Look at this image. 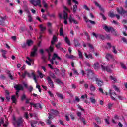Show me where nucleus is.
Masks as SVG:
<instances>
[{"label":"nucleus","mask_w":127,"mask_h":127,"mask_svg":"<svg viewBox=\"0 0 127 127\" xmlns=\"http://www.w3.org/2000/svg\"><path fill=\"white\" fill-rule=\"evenodd\" d=\"M86 72L88 79H90L92 82H94V81H96L98 86H99V87L103 86V81H101L100 80V79H98V78H96L93 71L90 69H87L86 71Z\"/></svg>","instance_id":"f257e3e1"},{"label":"nucleus","mask_w":127,"mask_h":127,"mask_svg":"<svg viewBox=\"0 0 127 127\" xmlns=\"http://www.w3.org/2000/svg\"><path fill=\"white\" fill-rule=\"evenodd\" d=\"M57 40V37H56V36H53L52 40L51 42V45L50 46L49 49H46V51H47L48 53V55H49L48 59H49V60L50 58V56L51 55L50 54V52H52V51H53V47H54L53 45L54 44V43H55V42H56Z\"/></svg>","instance_id":"f03ea898"},{"label":"nucleus","mask_w":127,"mask_h":127,"mask_svg":"<svg viewBox=\"0 0 127 127\" xmlns=\"http://www.w3.org/2000/svg\"><path fill=\"white\" fill-rule=\"evenodd\" d=\"M12 123L14 126H15V127L16 126V125L18 127H19V126L22 125V123H23V120L21 117H20L18 119L17 121H16V119H15V117L14 116L13 117Z\"/></svg>","instance_id":"7ed1b4c3"},{"label":"nucleus","mask_w":127,"mask_h":127,"mask_svg":"<svg viewBox=\"0 0 127 127\" xmlns=\"http://www.w3.org/2000/svg\"><path fill=\"white\" fill-rule=\"evenodd\" d=\"M29 1L34 6H38L41 7V1L40 0H29Z\"/></svg>","instance_id":"20e7f679"},{"label":"nucleus","mask_w":127,"mask_h":127,"mask_svg":"<svg viewBox=\"0 0 127 127\" xmlns=\"http://www.w3.org/2000/svg\"><path fill=\"white\" fill-rule=\"evenodd\" d=\"M117 12L119 14H121L123 16H127V11H124L123 7L117 8Z\"/></svg>","instance_id":"39448f33"},{"label":"nucleus","mask_w":127,"mask_h":127,"mask_svg":"<svg viewBox=\"0 0 127 127\" xmlns=\"http://www.w3.org/2000/svg\"><path fill=\"white\" fill-rule=\"evenodd\" d=\"M105 63L103 64V65H101V68L103 71H107V72H111L113 70V65H111L110 66H108L107 67H105Z\"/></svg>","instance_id":"423d86ee"},{"label":"nucleus","mask_w":127,"mask_h":127,"mask_svg":"<svg viewBox=\"0 0 127 127\" xmlns=\"http://www.w3.org/2000/svg\"><path fill=\"white\" fill-rule=\"evenodd\" d=\"M14 88L17 90L16 92V95L17 96V98H18V92H19V90H23V86L19 84L15 85Z\"/></svg>","instance_id":"0eeeda50"},{"label":"nucleus","mask_w":127,"mask_h":127,"mask_svg":"<svg viewBox=\"0 0 127 127\" xmlns=\"http://www.w3.org/2000/svg\"><path fill=\"white\" fill-rule=\"evenodd\" d=\"M58 59V60H61V58H60L59 56H58V55H57V54H55L54 53L52 59L50 60V62H51V64H54V60H55V59Z\"/></svg>","instance_id":"6e6552de"},{"label":"nucleus","mask_w":127,"mask_h":127,"mask_svg":"<svg viewBox=\"0 0 127 127\" xmlns=\"http://www.w3.org/2000/svg\"><path fill=\"white\" fill-rule=\"evenodd\" d=\"M109 94L110 96L111 97V99L113 100V101H116V97L117 96V94L116 93L114 92V91H113L111 89L109 90Z\"/></svg>","instance_id":"1a4fd4ad"},{"label":"nucleus","mask_w":127,"mask_h":127,"mask_svg":"<svg viewBox=\"0 0 127 127\" xmlns=\"http://www.w3.org/2000/svg\"><path fill=\"white\" fill-rule=\"evenodd\" d=\"M37 52V47L34 46V47L32 49V51L31 52L30 56L31 57H34V56H35Z\"/></svg>","instance_id":"9d476101"},{"label":"nucleus","mask_w":127,"mask_h":127,"mask_svg":"<svg viewBox=\"0 0 127 127\" xmlns=\"http://www.w3.org/2000/svg\"><path fill=\"white\" fill-rule=\"evenodd\" d=\"M47 79L48 81V83L49 85H50V87L51 88H54V84H53V81L51 80V78H50V77L47 76Z\"/></svg>","instance_id":"9b49d317"},{"label":"nucleus","mask_w":127,"mask_h":127,"mask_svg":"<svg viewBox=\"0 0 127 127\" xmlns=\"http://www.w3.org/2000/svg\"><path fill=\"white\" fill-rule=\"evenodd\" d=\"M30 105L31 106H33L36 109H42V106H41V104L39 103L33 104V103H30Z\"/></svg>","instance_id":"f8f14e48"},{"label":"nucleus","mask_w":127,"mask_h":127,"mask_svg":"<svg viewBox=\"0 0 127 127\" xmlns=\"http://www.w3.org/2000/svg\"><path fill=\"white\" fill-rule=\"evenodd\" d=\"M104 29L107 32H114L115 31L113 27H108L107 26H104Z\"/></svg>","instance_id":"ddd939ff"},{"label":"nucleus","mask_w":127,"mask_h":127,"mask_svg":"<svg viewBox=\"0 0 127 127\" xmlns=\"http://www.w3.org/2000/svg\"><path fill=\"white\" fill-rule=\"evenodd\" d=\"M27 60L26 61V63L29 65L31 66V64H33V59H30L29 57H27Z\"/></svg>","instance_id":"4468645a"},{"label":"nucleus","mask_w":127,"mask_h":127,"mask_svg":"<svg viewBox=\"0 0 127 127\" xmlns=\"http://www.w3.org/2000/svg\"><path fill=\"white\" fill-rule=\"evenodd\" d=\"M67 20H68V14L65 12H64V24H68V22H67Z\"/></svg>","instance_id":"2eb2a0df"},{"label":"nucleus","mask_w":127,"mask_h":127,"mask_svg":"<svg viewBox=\"0 0 127 127\" xmlns=\"http://www.w3.org/2000/svg\"><path fill=\"white\" fill-rule=\"evenodd\" d=\"M69 22L71 23L73 22V23H75V24H78V21L75 19V18L72 17V16L69 17Z\"/></svg>","instance_id":"dca6fc26"},{"label":"nucleus","mask_w":127,"mask_h":127,"mask_svg":"<svg viewBox=\"0 0 127 127\" xmlns=\"http://www.w3.org/2000/svg\"><path fill=\"white\" fill-rule=\"evenodd\" d=\"M84 19H85V21L87 23L90 22L91 24H96V22H95V21L88 19V18H87V17L86 16L84 17Z\"/></svg>","instance_id":"f3484780"},{"label":"nucleus","mask_w":127,"mask_h":127,"mask_svg":"<svg viewBox=\"0 0 127 127\" xmlns=\"http://www.w3.org/2000/svg\"><path fill=\"white\" fill-rule=\"evenodd\" d=\"M84 56L88 59H93L94 57H93V55L92 54H87L86 53H84Z\"/></svg>","instance_id":"a211bd4d"},{"label":"nucleus","mask_w":127,"mask_h":127,"mask_svg":"<svg viewBox=\"0 0 127 127\" xmlns=\"http://www.w3.org/2000/svg\"><path fill=\"white\" fill-rule=\"evenodd\" d=\"M5 17H1V20H0V25H4V21H5Z\"/></svg>","instance_id":"6ab92c4d"},{"label":"nucleus","mask_w":127,"mask_h":127,"mask_svg":"<svg viewBox=\"0 0 127 127\" xmlns=\"http://www.w3.org/2000/svg\"><path fill=\"white\" fill-rule=\"evenodd\" d=\"M105 57L108 61L111 60V59H113V56L110 54H107Z\"/></svg>","instance_id":"aec40b11"},{"label":"nucleus","mask_w":127,"mask_h":127,"mask_svg":"<svg viewBox=\"0 0 127 127\" xmlns=\"http://www.w3.org/2000/svg\"><path fill=\"white\" fill-rule=\"evenodd\" d=\"M119 119H120L119 118V116H118V115H116L115 116V119H112V123H113V124H117V123H118V120H119Z\"/></svg>","instance_id":"412c9836"},{"label":"nucleus","mask_w":127,"mask_h":127,"mask_svg":"<svg viewBox=\"0 0 127 127\" xmlns=\"http://www.w3.org/2000/svg\"><path fill=\"white\" fill-rule=\"evenodd\" d=\"M60 45H61V43L59 42L57 45H56V47L58 49L60 48L61 51H63V52H64V49H63V48H60Z\"/></svg>","instance_id":"4be33fe9"},{"label":"nucleus","mask_w":127,"mask_h":127,"mask_svg":"<svg viewBox=\"0 0 127 127\" xmlns=\"http://www.w3.org/2000/svg\"><path fill=\"white\" fill-rule=\"evenodd\" d=\"M89 88L91 92H95V91H96V87H95L93 84H91Z\"/></svg>","instance_id":"5701e85b"},{"label":"nucleus","mask_w":127,"mask_h":127,"mask_svg":"<svg viewBox=\"0 0 127 127\" xmlns=\"http://www.w3.org/2000/svg\"><path fill=\"white\" fill-rule=\"evenodd\" d=\"M64 40L66 43L68 44V45H69V46L70 45H71V42H70V40L69 39V38H68V37H65Z\"/></svg>","instance_id":"b1692460"},{"label":"nucleus","mask_w":127,"mask_h":127,"mask_svg":"<svg viewBox=\"0 0 127 127\" xmlns=\"http://www.w3.org/2000/svg\"><path fill=\"white\" fill-rule=\"evenodd\" d=\"M50 112L52 115H55V116H57V115H58V111L54 110L53 109H51L50 110Z\"/></svg>","instance_id":"393cba45"},{"label":"nucleus","mask_w":127,"mask_h":127,"mask_svg":"<svg viewBox=\"0 0 127 127\" xmlns=\"http://www.w3.org/2000/svg\"><path fill=\"white\" fill-rule=\"evenodd\" d=\"M26 43L28 46H31V45L33 44V41H32L31 40H27Z\"/></svg>","instance_id":"a878e982"},{"label":"nucleus","mask_w":127,"mask_h":127,"mask_svg":"<svg viewBox=\"0 0 127 127\" xmlns=\"http://www.w3.org/2000/svg\"><path fill=\"white\" fill-rule=\"evenodd\" d=\"M37 124V121H33L30 123L32 127H36V124Z\"/></svg>","instance_id":"bb28decb"},{"label":"nucleus","mask_w":127,"mask_h":127,"mask_svg":"<svg viewBox=\"0 0 127 127\" xmlns=\"http://www.w3.org/2000/svg\"><path fill=\"white\" fill-rule=\"evenodd\" d=\"M65 57L66 58H68L69 59H73L74 58H76V57L74 56L73 55H69L68 54H66Z\"/></svg>","instance_id":"cd10ccee"},{"label":"nucleus","mask_w":127,"mask_h":127,"mask_svg":"<svg viewBox=\"0 0 127 127\" xmlns=\"http://www.w3.org/2000/svg\"><path fill=\"white\" fill-rule=\"evenodd\" d=\"M27 75L28 77H30V74L27 72V71H25L24 73H22V78H25V76Z\"/></svg>","instance_id":"c85d7f7f"},{"label":"nucleus","mask_w":127,"mask_h":127,"mask_svg":"<svg viewBox=\"0 0 127 127\" xmlns=\"http://www.w3.org/2000/svg\"><path fill=\"white\" fill-rule=\"evenodd\" d=\"M60 36H64V37H65L64 36L63 28H60Z\"/></svg>","instance_id":"c756f323"},{"label":"nucleus","mask_w":127,"mask_h":127,"mask_svg":"<svg viewBox=\"0 0 127 127\" xmlns=\"http://www.w3.org/2000/svg\"><path fill=\"white\" fill-rule=\"evenodd\" d=\"M52 115L51 114H49V119L48 120H47V124L48 125H50V124H51V121L50 120V119H52Z\"/></svg>","instance_id":"7c9ffc66"},{"label":"nucleus","mask_w":127,"mask_h":127,"mask_svg":"<svg viewBox=\"0 0 127 127\" xmlns=\"http://www.w3.org/2000/svg\"><path fill=\"white\" fill-rule=\"evenodd\" d=\"M56 95L58 98H60V99H64V96H63L61 93L57 92Z\"/></svg>","instance_id":"2f4dec72"},{"label":"nucleus","mask_w":127,"mask_h":127,"mask_svg":"<svg viewBox=\"0 0 127 127\" xmlns=\"http://www.w3.org/2000/svg\"><path fill=\"white\" fill-rule=\"evenodd\" d=\"M100 66V64H99V63L98 62H96L94 64V69L95 70H98V69H99V67Z\"/></svg>","instance_id":"473e14b6"},{"label":"nucleus","mask_w":127,"mask_h":127,"mask_svg":"<svg viewBox=\"0 0 127 127\" xmlns=\"http://www.w3.org/2000/svg\"><path fill=\"white\" fill-rule=\"evenodd\" d=\"M31 75L33 77V80L35 81L36 84H37V80H36V75L33 72L31 73Z\"/></svg>","instance_id":"72a5a7b5"},{"label":"nucleus","mask_w":127,"mask_h":127,"mask_svg":"<svg viewBox=\"0 0 127 127\" xmlns=\"http://www.w3.org/2000/svg\"><path fill=\"white\" fill-rule=\"evenodd\" d=\"M78 56L81 59H83V58H84V57L83 56V53H82V52H81L80 50H78Z\"/></svg>","instance_id":"f704fd0d"},{"label":"nucleus","mask_w":127,"mask_h":127,"mask_svg":"<svg viewBox=\"0 0 127 127\" xmlns=\"http://www.w3.org/2000/svg\"><path fill=\"white\" fill-rule=\"evenodd\" d=\"M84 47H86L87 46H89V47H90V48H91V49H94V47H93V45H91V44H84L83 45Z\"/></svg>","instance_id":"c9c22d12"},{"label":"nucleus","mask_w":127,"mask_h":127,"mask_svg":"<svg viewBox=\"0 0 127 127\" xmlns=\"http://www.w3.org/2000/svg\"><path fill=\"white\" fill-rule=\"evenodd\" d=\"M12 103L16 104V98H15V95H12L11 97Z\"/></svg>","instance_id":"e433bc0d"},{"label":"nucleus","mask_w":127,"mask_h":127,"mask_svg":"<svg viewBox=\"0 0 127 127\" xmlns=\"http://www.w3.org/2000/svg\"><path fill=\"white\" fill-rule=\"evenodd\" d=\"M42 3L45 8H47L48 7L47 3H46V2H45V0H43L42 1Z\"/></svg>","instance_id":"4c0bfd02"},{"label":"nucleus","mask_w":127,"mask_h":127,"mask_svg":"<svg viewBox=\"0 0 127 127\" xmlns=\"http://www.w3.org/2000/svg\"><path fill=\"white\" fill-rule=\"evenodd\" d=\"M40 28L41 29V31L42 32L44 31V30L46 29V28L43 25H40Z\"/></svg>","instance_id":"58836bf2"},{"label":"nucleus","mask_w":127,"mask_h":127,"mask_svg":"<svg viewBox=\"0 0 127 127\" xmlns=\"http://www.w3.org/2000/svg\"><path fill=\"white\" fill-rule=\"evenodd\" d=\"M37 73H38L40 78H41V79H42V78H43V77H44V75L43 74H42V73L40 72L39 70L37 71Z\"/></svg>","instance_id":"ea45409f"},{"label":"nucleus","mask_w":127,"mask_h":127,"mask_svg":"<svg viewBox=\"0 0 127 127\" xmlns=\"http://www.w3.org/2000/svg\"><path fill=\"white\" fill-rule=\"evenodd\" d=\"M90 100L92 104H96V99L92 97H90Z\"/></svg>","instance_id":"a19ab883"},{"label":"nucleus","mask_w":127,"mask_h":127,"mask_svg":"<svg viewBox=\"0 0 127 127\" xmlns=\"http://www.w3.org/2000/svg\"><path fill=\"white\" fill-rule=\"evenodd\" d=\"M28 21H29V22H32L33 19H32V17H31V15H28Z\"/></svg>","instance_id":"79ce46f5"},{"label":"nucleus","mask_w":127,"mask_h":127,"mask_svg":"<svg viewBox=\"0 0 127 127\" xmlns=\"http://www.w3.org/2000/svg\"><path fill=\"white\" fill-rule=\"evenodd\" d=\"M110 79H111V80L113 81V82H114V83H117V78H116V77L111 76Z\"/></svg>","instance_id":"37998d69"},{"label":"nucleus","mask_w":127,"mask_h":127,"mask_svg":"<svg viewBox=\"0 0 127 127\" xmlns=\"http://www.w3.org/2000/svg\"><path fill=\"white\" fill-rule=\"evenodd\" d=\"M118 99L120 100H125V99H126V98H125V97H124L122 95H118Z\"/></svg>","instance_id":"c03bdc74"},{"label":"nucleus","mask_w":127,"mask_h":127,"mask_svg":"<svg viewBox=\"0 0 127 127\" xmlns=\"http://www.w3.org/2000/svg\"><path fill=\"white\" fill-rule=\"evenodd\" d=\"M26 28L24 27H21L19 29L20 32H23L25 30Z\"/></svg>","instance_id":"a18cd8bd"},{"label":"nucleus","mask_w":127,"mask_h":127,"mask_svg":"<svg viewBox=\"0 0 127 127\" xmlns=\"http://www.w3.org/2000/svg\"><path fill=\"white\" fill-rule=\"evenodd\" d=\"M27 46H28L27 45V43H24L22 45V48H27Z\"/></svg>","instance_id":"49530a36"},{"label":"nucleus","mask_w":127,"mask_h":127,"mask_svg":"<svg viewBox=\"0 0 127 127\" xmlns=\"http://www.w3.org/2000/svg\"><path fill=\"white\" fill-rule=\"evenodd\" d=\"M120 64H121L122 68H123V69H124L125 70H126V69H127V67L126 66V65H125V64H124L123 63H121Z\"/></svg>","instance_id":"de8ad7c7"},{"label":"nucleus","mask_w":127,"mask_h":127,"mask_svg":"<svg viewBox=\"0 0 127 127\" xmlns=\"http://www.w3.org/2000/svg\"><path fill=\"white\" fill-rule=\"evenodd\" d=\"M113 88L116 91V92H120V89H119V88L117 87L116 85H113Z\"/></svg>","instance_id":"09e8293b"},{"label":"nucleus","mask_w":127,"mask_h":127,"mask_svg":"<svg viewBox=\"0 0 127 127\" xmlns=\"http://www.w3.org/2000/svg\"><path fill=\"white\" fill-rule=\"evenodd\" d=\"M99 91H100V92L102 93V94H104L107 96L108 95V92H105V93H104V92L103 91V89L102 88H99Z\"/></svg>","instance_id":"8fccbe9b"},{"label":"nucleus","mask_w":127,"mask_h":127,"mask_svg":"<svg viewBox=\"0 0 127 127\" xmlns=\"http://www.w3.org/2000/svg\"><path fill=\"white\" fill-rule=\"evenodd\" d=\"M77 9H78V6L76 5L73 6V12H76V11H77Z\"/></svg>","instance_id":"3c124183"},{"label":"nucleus","mask_w":127,"mask_h":127,"mask_svg":"<svg viewBox=\"0 0 127 127\" xmlns=\"http://www.w3.org/2000/svg\"><path fill=\"white\" fill-rule=\"evenodd\" d=\"M73 41H74V42L75 46H78V45H80V44H79V43L76 44L77 42H78V41H77V40L74 39Z\"/></svg>","instance_id":"603ef678"},{"label":"nucleus","mask_w":127,"mask_h":127,"mask_svg":"<svg viewBox=\"0 0 127 127\" xmlns=\"http://www.w3.org/2000/svg\"><path fill=\"white\" fill-rule=\"evenodd\" d=\"M112 47V45L110 43H107V46H106V48H111Z\"/></svg>","instance_id":"864d4df0"},{"label":"nucleus","mask_w":127,"mask_h":127,"mask_svg":"<svg viewBox=\"0 0 127 127\" xmlns=\"http://www.w3.org/2000/svg\"><path fill=\"white\" fill-rule=\"evenodd\" d=\"M8 76L9 77L10 79H11V80H13V78L12 77V76L10 74V72L8 71Z\"/></svg>","instance_id":"5fc2aeb1"},{"label":"nucleus","mask_w":127,"mask_h":127,"mask_svg":"<svg viewBox=\"0 0 127 127\" xmlns=\"http://www.w3.org/2000/svg\"><path fill=\"white\" fill-rule=\"evenodd\" d=\"M84 9H85V10H88V11H90V9L89 8V7H88V6L85 5L84 6Z\"/></svg>","instance_id":"6e6d98bb"},{"label":"nucleus","mask_w":127,"mask_h":127,"mask_svg":"<svg viewBox=\"0 0 127 127\" xmlns=\"http://www.w3.org/2000/svg\"><path fill=\"white\" fill-rule=\"evenodd\" d=\"M25 11H26L27 15H31V14H30V12L29 11V10H28V9H26Z\"/></svg>","instance_id":"4d7b16f0"},{"label":"nucleus","mask_w":127,"mask_h":127,"mask_svg":"<svg viewBox=\"0 0 127 127\" xmlns=\"http://www.w3.org/2000/svg\"><path fill=\"white\" fill-rule=\"evenodd\" d=\"M112 47H113V52L114 53H115V54H117V51L116 50V48H115V46H113Z\"/></svg>","instance_id":"13d9d810"},{"label":"nucleus","mask_w":127,"mask_h":127,"mask_svg":"<svg viewBox=\"0 0 127 127\" xmlns=\"http://www.w3.org/2000/svg\"><path fill=\"white\" fill-rule=\"evenodd\" d=\"M122 41H123V42H124V43H127V40L125 37L122 38Z\"/></svg>","instance_id":"bf43d9fd"},{"label":"nucleus","mask_w":127,"mask_h":127,"mask_svg":"<svg viewBox=\"0 0 127 127\" xmlns=\"http://www.w3.org/2000/svg\"><path fill=\"white\" fill-rule=\"evenodd\" d=\"M30 117H31V118H33V117H34L35 118H36V114H30Z\"/></svg>","instance_id":"052dcab7"},{"label":"nucleus","mask_w":127,"mask_h":127,"mask_svg":"<svg viewBox=\"0 0 127 127\" xmlns=\"http://www.w3.org/2000/svg\"><path fill=\"white\" fill-rule=\"evenodd\" d=\"M109 16L110 17H111L112 18H113V17H115V15L113 13H110L109 14Z\"/></svg>","instance_id":"680f3d73"},{"label":"nucleus","mask_w":127,"mask_h":127,"mask_svg":"<svg viewBox=\"0 0 127 127\" xmlns=\"http://www.w3.org/2000/svg\"><path fill=\"white\" fill-rule=\"evenodd\" d=\"M42 59H43V60H44V62H46L45 59H46V57H45V56H44V55H42Z\"/></svg>","instance_id":"e2e57ef3"},{"label":"nucleus","mask_w":127,"mask_h":127,"mask_svg":"<svg viewBox=\"0 0 127 127\" xmlns=\"http://www.w3.org/2000/svg\"><path fill=\"white\" fill-rule=\"evenodd\" d=\"M113 107V104L111 103H109L108 105V109H111V108Z\"/></svg>","instance_id":"0e129e2a"},{"label":"nucleus","mask_w":127,"mask_h":127,"mask_svg":"<svg viewBox=\"0 0 127 127\" xmlns=\"http://www.w3.org/2000/svg\"><path fill=\"white\" fill-rule=\"evenodd\" d=\"M6 100L8 101H9V100H10V96H9V95H6Z\"/></svg>","instance_id":"69168bd1"},{"label":"nucleus","mask_w":127,"mask_h":127,"mask_svg":"<svg viewBox=\"0 0 127 127\" xmlns=\"http://www.w3.org/2000/svg\"><path fill=\"white\" fill-rule=\"evenodd\" d=\"M0 51L2 53V54H6V52H7V51L3 49L1 50Z\"/></svg>","instance_id":"338daca9"},{"label":"nucleus","mask_w":127,"mask_h":127,"mask_svg":"<svg viewBox=\"0 0 127 127\" xmlns=\"http://www.w3.org/2000/svg\"><path fill=\"white\" fill-rule=\"evenodd\" d=\"M122 23L124 25L127 24V20L124 19L123 20Z\"/></svg>","instance_id":"774afa93"}]
</instances>
